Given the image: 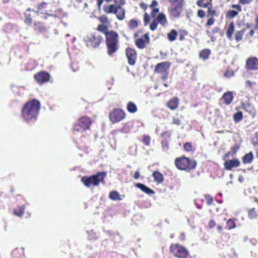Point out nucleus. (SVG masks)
<instances>
[{"instance_id":"1","label":"nucleus","mask_w":258,"mask_h":258,"mask_svg":"<svg viewBox=\"0 0 258 258\" xmlns=\"http://www.w3.org/2000/svg\"><path fill=\"white\" fill-rule=\"evenodd\" d=\"M40 102L35 99L27 103L22 110V116L26 120L35 119L40 109Z\"/></svg>"},{"instance_id":"2","label":"nucleus","mask_w":258,"mask_h":258,"mask_svg":"<svg viewBox=\"0 0 258 258\" xmlns=\"http://www.w3.org/2000/svg\"><path fill=\"white\" fill-rule=\"evenodd\" d=\"M175 164L177 168L180 170H190L196 167L197 162L188 158L182 157L176 158Z\"/></svg>"},{"instance_id":"3","label":"nucleus","mask_w":258,"mask_h":258,"mask_svg":"<svg viewBox=\"0 0 258 258\" xmlns=\"http://www.w3.org/2000/svg\"><path fill=\"white\" fill-rule=\"evenodd\" d=\"M106 37L108 52L111 55L116 50L118 36L116 32L111 31L106 34Z\"/></svg>"},{"instance_id":"4","label":"nucleus","mask_w":258,"mask_h":258,"mask_svg":"<svg viewBox=\"0 0 258 258\" xmlns=\"http://www.w3.org/2000/svg\"><path fill=\"white\" fill-rule=\"evenodd\" d=\"M106 174L104 172H99L97 174L89 178L83 177L81 180L86 186L89 187L91 184L94 185H98L99 183L103 180Z\"/></svg>"},{"instance_id":"5","label":"nucleus","mask_w":258,"mask_h":258,"mask_svg":"<svg viewBox=\"0 0 258 258\" xmlns=\"http://www.w3.org/2000/svg\"><path fill=\"white\" fill-rule=\"evenodd\" d=\"M103 9L106 13L115 14L120 20H123L125 18V9L120 6H116L114 5H110L108 7H104Z\"/></svg>"},{"instance_id":"6","label":"nucleus","mask_w":258,"mask_h":258,"mask_svg":"<svg viewBox=\"0 0 258 258\" xmlns=\"http://www.w3.org/2000/svg\"><path fill=\"white\" fill-rule=\"evenodd\" d=\"M170 251L178 258H190L188 250L180 245L177 244L171 245Z\"/></svg>"},{"instance_id":"7","label":"nucleus","mask_w":258,"mask_h":258,"mask_svg":"<svg viewBox=\"0 0 258 258\" xmlns=\"http://www.w3.org/2000/svg\"><path fill=\"white\" fill-rule=\"evenodd\" d=\"M101 40L102 37L98 33L91 34L85 39L87 46L93 47L98 46Z\"/></svg>"},{"instance_id":"8","label":"nucleus","mask_w":258,"mask_h":258,"mask_svg":"<svg viewBox=\"0 0 258 258\" xmlns=\"http://www.w3.org/2000/svg\"><path fill=\"white\" fill-rule=\"evenodd\" d=\"M91 123L90 119L88 117H82L80 118L78 124L75 126L74 130L82 132L88 129Z\"/></svg>"},{"instance_id":"9","label":"nucleus","mask_w":258,"mask_h":258,"mask_svg":"<svg viewBox=\"0 0 258 258\" xmlns=\"http://www.w3.org/2000/svg\"><path fill=\"white\" fill-rule=\"evenodd\" d=\"M110 119L113 122H118L125 117L124 112L120 109H114L110 114Z\"/></svg>"},{"instance_id":"10","label":"nucleus","mask_w":258,"mask_h":258,"mask_svg":"<svg viewBox=\"0 0 258 258\" xmlns=\"http://www.w3.org/2000/svg\"><path fill=\"white\" fill-rule=\"evenodd\" d=\"M246 68L250 71L257 70L258 69V59L256 57L248 58L246 61Z\"/></svg>"},{"instance_id":"11","label":"nucleus","mask_w":258,"mask_h":258,"mask_svg":"<svg viewBox=\"0 0 258 258\" xmlns=\"http://www.w3.org/2000/svg\"><path fill=\"white\" fill-rule=\"evenodd\" d=\"M35 80L40 84L48 82L50 80V75L45 72H41L34 76Z\"/></svg>"},{"instance_id":"12","label":"nucleus","mask_w":258,"mask_h":258,"mask_svg":"<svg viewBox=\"0 0 258 258\" xmlns=\"http://www.w3.org/2000/svg\"><path fill=\"white\" fill-rule=\"evenodd\" d=\"M170 64L169 62L165 61L158 63L155 69V72L158 73H167V71L170 68Z\"/></svg>"},{"instance_id":"13","label":"nucleus","mask_w":258,"mask_h":258,"mask_svg":"<svg viewBox=\"0 0 258 258\" xmlns=\"http://www.w3.org/2000/svg\"><path fill=\"white\" fill-rule=\"evenodd\" d=\"M126 56L128 58V62L131 65H134L135 63L136 58V51L131 48H127L126 50Z\"/></svg>"},{"instance_id":"14","label":"nucleus","mask_w":258,"mask_h":258,"mask_svg":"<svg viewBox=\"0 0 258 258\" xmlns=\"http://www.w3.org/2000/svg\"><path fill=\"white\" fill-rule=\"evenodd\" d=\"M240 165V161L237 159L229 160L224 163L225 168L227 170H231L233 167H236Z\"/></svg>"},{"instance_id":"15","label":"nucleus","mask_w":258,"mask_h":258,"mask_svg":"<svg viewBox=\"0 0 258 258\" xmlns=\"http://www.w3.org/2000/svg\"><path fill=\"white\" fill-rule=\"evenodd\" d=\"M149 41V37L148 33L145 34L143 37L137 39L136 41V44L140 48H144L145 47V41Z\"/></svg>"},{"instance_id":"16","label":"nucleus","mask_w":258,"mask_h":258,"mask_svg":"<svg viewBox=\"0 0 258 258\" xmlns=\"http://www.w3.org/2000/svg\"><path fill=\"white\" fill-rule=\"evenodd\" d=\"M136 186L148 195L154 194L155 191L142 183H137Z\"/></svg>"},{"instance_id":"17","label":"nucleus","mask_w":258,"mask_h":258,"mask_svg":"<svg viewBox=\"0 0 258 258\" xmlns=\"http://www.w3.org/2000/svg\"><path fill=\"white\" fill-rule=\"evenodd\" d=\"M222 98L224 100V102L226 104H230L233 99V95L232 92L228 91L225 93L222 96Z\"/></svg>"},{"instance_id":"18","label":"nucleus","mask_w":258,"mask_h":258,"mask_svg":"<svg viewBox=\"0 0 258 258\" xmlns=\"http://www.w3.org/2000/svg\"><path fill=\"white\" fill-rule=\"evenodd\" d=\"M179 99L177 97H174L171 99L167 103L168 107L171 110L176 109L178 106Z\"/></svg>"},{"instance_id":"19","label":"nucleus","mask_w":258,"mask_h":258,"mask_svg":"<svg viewBox=\"0 0 258 258\" xmlns=\"http://www.w3.org/2000/svg\"><path fill=\"white\" fill-rule=\"evenodd\" d=\"M182 12L181 6L178 5L173 8H171L170 13L174 17H178Z\"/></svg>"},{"instance_id":"20","label":"nucleus","mask_w":258,"mask_h":258,"mask_svg":"<svg viewBox=\"0 0 258 258\" xmlns=\"http://www.w3.org/2000/svg\"><path fill=\"white\" fill-rule=\"evenodd\" d=\"M153 177L154 180L158 183H162L163 181V175L159 171H155L153 173Z\"/></svg>"},{"instance_id":"21","label":"nucleus","mask_w":258,"mask_h":258,"mask_svg":"<svg viewBox=\"0 0 258 258\" xmlns=\"http://www.w3.org/2000/svg\"><path fill=\"white\" fill-rule=\"evenodd\" d=\"M234 31V25L233 22L230 23L228 30L226 32V35L229 40H232V35Z\"/></svg>"},{"instance_id":"22","label":"nucleus","mask_w":258,"mask_h":258,"mask_svg":"<svg viewBox=\"0 0 258 258\" xmlns=\"http://www.w3.org/2000/svg\"><path fill=\"white\" fill-rule=\"evenodd\" d=\"M253 156L251 152L246 154L242 158V161L244 164L250 163L252 161Z\"/></svg>"},{"instance_id":"23","label":"nucleus","mask_w":258,"mask_h":258,"mask_svg":"<svg viewBox=\"0 0 258 258\" xmlns=\"http://www.w3.org/2000/svg\"><path fill=\"white\" fill-rule=\"evenodd\" d=\"M212 0H199L197 2V5L200 7L206 8L210 5L211 6Z\"/></svg>"},{"instance_id":"24","label":"nucleus","mask_w":258,"mask_h":258,"mask_svg":"<svg viewBox=\"0 0 258 258\" xmlns=\"http://www.w3.org/2000/svg\"><path fill=\"white\" fill-rule=\"evenodd\" d=\"M156 20L157 21L158 23H160L162 25H165L167 22L166 17L162 13L160 14L158 16V17Z\"/></svg>"},{"instance_id":"25","label":"nucleus","mask_w":258,"mask_h":258,"mask_svg":"<svg viewBox=\"0 0 258 258\" xmlns=\"http://www.w3.org/2000/svg\"><path fill=\"white\" fill-rule=\"evenodd\" d=\"M177 34L178 33L176 30H172L167 35L168 38L170 41H173L176 39Z\"/></svg>"},{"instance_id":"26","label":"nucleus","mask_w":258,"mask_h":258,"mask_svg":"<svg viewBox=\"0 0 258 258\" xmlns=\"http://www.w3.org/2000/svg\"><path fill=\"white\" fill-rule=\"evenodd\" d=\"M258 216V211L255 208H252L248 211V217L250 219H255Z\"/></svg>"},{"instance_id":"27","label":"nucleus","mask_w":258,"mask_h":258,"mask_svg":"<svg viewBox=\"0 0 258 258\" xmlns=\"http://www.w3.org/2000/svg\"><path fill=\"white\" fill-rule=\"evenodd\" d=\"M109 198L112 200H121L119 193L116 191H111L109 194Z\"/></svg>"},{"instance_id":"28","label":"nucleus","mask_w":258,"mask_h":258,"mask_svg":"<svg viewBox=\"0 0 258 258\" xmlns=\"http://www.w3.org/2000/svg\"><path fill=\"white\" fill-rule=\"evenodd\" d=\"M128 111L131 113H135L137 110L136 105L133 102H129L127 106Z\"/></svg>"},{"instance_id":"29","label":"nucleus","mask_w":258,"mask_h":258,"mask_svg":"<svg viewBox=\"0 0 258 258\" xmlns=\"http://www.w3.org/2000/svg\"><path fill=\"white\" fill-rule=\"evenodd\" d=\"M210 52L209 49H204L200 52V56L204 59H206L209 57Z\"/></svg>"},{"instance_id":"30","label":"nucleus","mask_w":258,"mask_h":258,"mask_svg":"<svg viewBox=\"0 0 258 258\" xmlns=\"http://www.w3.org/2000/svg\"><path fill=\"white\" fill-rule=\"evenodd\" d=\"M233 118L235 122H239L243 118V114L241 111H238L233 115Z\"/></svg>"},{"instance_id":"31","label":"nucleus","mask_w":258,"mask_h":258,"mask_svg":"<svg viewBox=\"0 0 258 258\" xmlns=\"http://www.w3.org/2000/svg\"><path fill=\"white\" fill-rule=\"evenodd\" d=\"M218 13L215 10L213 9L211 6L210 7H208V15L211 16H218Z\"/></svg>"},{"instance_id":"32","label":"nucleus","mask_w":258,"mask_h":258,"mask_svg":"<svg viewBox=\"0 0 258 258\" xmlns=\"http://www.w3.org/2000/svg\"><path fill=\"white\" fill-rule=\"evenodd\" d=\"M24 210H25V209H24V206H22V207H20L19 210L18 211L16 209L14 211V213L16 215L21 217L23 216V215L24 213Z\"/></svg>"},{"instance_id":"33","label":"nucleus","mask_w":258,"mask_h":258,"mask_svg":"<svg viewBox=\"0 0 258 258\" xmlns=\"http://www.w3.org/2000/svg\"><path fill=\"white\" fill-rule=\"evenodd\" d=\"M138 25V23L136 20L132 19L130 21L129 26L131 29H135L137 28Z\"/></svg>"},{"instance_id":"34","label":"nucleus","mask_w":258,"mask_h":258,"mask_svg":"<svg viewBox=\"0 0 258 258\" xmlns=\"http://www.w3.org/2000/svg\"><path fill=\"white\" fill-rule=\"evenodd\" d=\"M227 15L230 18H234L238 15V12L235 10H229Z\"/></svg>"},{"instance_id":"35","label":"nucleus","mask_w":258,"mask_h":258,"mask_svg":"<svg viewBox=\"0 0 258 258\" xmlns=\"http://www.w3.org/2000/svg\"><path fill=\"white\" fill-rule=\"evenodd\" d=\"M97 30H98L99 31H101L105 34L108 33V32H107V27L106 26L102 25H99L98 26Z\"/></svg>"},{"instance_id":"36","label":"nucleus","mask_w":258,"mask_h":258,"mask_svg":"<svg viewBox=\"0 0 258 258\" xmlns=\"http://www.w3.org/2000/svg\"><path fill=\"white\" fill-rule=\"evenodd\" d=\"M241 108L243 110H245V111H246L248 112L251 113V112H252L251 109H250V105L249 103H247V104L242 103L241 104Z\"/></svg>"},{"instance_id":"37","label":"nucleus","mask_w":258,"mask_h":258,"mask_svg":"<svg viewBox=\"0 0 258 258\" xmlns=\"http://www.w3.org/2000/svg\"><path fill=\"white\" fill-rule=\"evenodd\" d=\"M158 24V23L157 21L156 20H154L150 24V29L152 31L155 30L157 28Z\"/></svg>"},{"instance_id":"38","label":"nucleus","mask_w":258,"mask_h":258,"mask_svg":"<svg viewBox=\"0 0 258 258\" xmlns=\"http://www.w3.org/2000/svg\"><path fill=\"white\" fill-rule=\"evenodd\" d=\"M243 33L241 31H238L235 34V39L237 41L241 40Z\"/></svg>"},{"instance_id":"39","label":"nucleus","mask_w":258,"mask_h":258,"mask_svg":"<svg viewBox=\"0 0 258 258\" xmlns=\"http://www.w3.org/2000/svg\"><path fill=\"white\" fill-rule=\"evenodd\" d=\"M205 198L207 200V204L209 205H211L213 203V199L212 197L209 195H206Z\"/></svg>"},{"instance_id":"40","label":"nucleus","mask_w":258,"mask_h":258,"mask_svg":"<svg viewBox=\"0 0 258 258\" xmlns=\"http://www.w3.org/2000/svg\"><path fill=\"white\" fill-rule=\"evenodd\" d=\"M180 122L181 121L179 118L176 117H174L173 118L172 122L173 124H176V125H179L180 124Z\"/></svg>"},{"instance_id":"41","label":"nucleus","mask_w":258,"mask_h":258,"mask_svg":"<svg viewBox=\"0 0 258 258\" xmlns=\"http://www.w3.org/2000/svg\"><path fill=\"white\" fill-rule=\"evenodd\" d=\"M191 145L189 143H186L184 145V148L186 151H190L191 150Z\"/></svg>"},{"instance_id":"42","label":"nucleus","mask_w":258,"mask_h":258,"mask_svg":"<svg viewBox=\"0 0 258 258\" xmlns=\"http://www.w3.org/2000/svg\"><path fill=\"white\" fill-rule=\"evenodd\" d=\"M227 225H229V229H232L235 227V223L232 220H229L227 222Z\"/></svg>"},{"instance_id":"43","label":"nucleus","mask_w":258,"mask_h":258,"mask_svg":"<svg viewBox=\"0 0 258 258\" xmlns=\"http://www.w3.org/2000/svg\"><path fill=\"white\" fill-rule=\"evenodd\" d=\"M197 15L200 18H203L205 16V13L203 10H199L198 11Z\"/></svg>"},{"instance_id":"44","label":"nucleus","mask_w":258,"mask_h":258,"mask_svg":"<svg viewBox=\"0 0 258 258\" xmlns=\"http://www.w3.org/2000/svg\"><path fill=\"white\" fill-rule=\"evenodd\" d=\"M150 137L148 136H145L144 137L143 141L146 145H149L150 143Z\"/></svg>"},{"instance_id":"45","label":"nucleus","mask_w":258,"mask_h":258,"mask_svg":"<svg viewBox=\"0 0 258 258\" xmlns=\"http://www.w3.org/2000/svg\"><path fill=\"white\" fill-rule=\"evenodd\" d=\"M231 7L233 9H235L238 10L239 12H241L242 8L240 5H232Z\"/></svg>"},{"instance_id":"46","label":"nucleus","mask_w":258,"mask_h":258,"mask_svg":"<svg viewBox=\"0 0 258 258\" xmlns=\"http://www.w3.org/2000/svg\"><path fill=\"white\" fill-rule=\"evenodd\" d=\"M253 0H239V3L242 5H245L250 3Z\"/></svg>"},{"instance_id":"47","label":"nucleus","mask_w":258,"mask_h":258,"mask_svg":"<svg viewBox=\"0 0 258 258\" xmlns=\"http://www.w3.org/2000/svg\"><path fill=\"white\" fill-rule=\"evenodd\" d=\"M214 22H215V20L213 18H210L208 19V20L207 21V25L211 26L214 24Z\"/></svg>"},{"instance_id":"48","label":"nucleus","mask_w":258,"mask_h":258,"mask_svg":"<svg viewBox=\"0 0 258 258\" xmlns=\"http://www.w3.org/2000/svg\"><path fill=\"white\" fill-rule=\"evenodd\" d=\"M115 2L118 4V6L123 5L125 4L124 0H115Z\"/></svg>"},{"instance_id":"49","label":"nucleus","mask_w":258,"mask_h":258,"mask_svg":"<svg viewBox=\"0 0 258 258\" xmlns=\"http://www.w3.org/2000/svg\"><path fill=\"white\" fill-rule=\"evenodd\" d=\"M149 17L147 13H146L144 15V21H145V24H147L149 22Z\"/></svg>"},{"instance_id":"50","label":"nucleus","mask_w":258,"mask_h":258,"mask_svg":"<svg viewBox=\"0 0 258 258\" xmlns=\"http://www.w3.org/2000/svg\"><path fill=\"white\" fill-rule=\"evenodd\" d=\"M163 75H162V76L161 77V78L164 81H166L167 79V77H168V73H163Z\"/></svg>"},{"instance_id":"51","label":"nucleus","mask_w":258,"mask_h":258,"mask_svg":"<svg viewBox=\"0 0 258 258\" xmlns=\"http://www.w3.org/2000/svg\"><path fill=\"white\" fill-rule=\"evenodd\" d=\"M140 172L138 171H136L134 174V177L135 179H138L140 177Z\"/></svg>"},{"instance_id":"52","label":"nucleus","mask_w":258,"mask_h":258,"mask_svg":"<svg viewBox=\"0 0 258 258\" xmlns=\"http://www.w3.org/2000/svg\"><path fill=\"white\" fill-rule=\"evenodd\" d=\"M96 1H97V5H98V8H99V9H100L101 8V5L103 2V0H96Z\"/></svg>"},{"instance_id":"53","label":"nucleus","mask_w":258,"mask_h":258,"mask_svg":"<svg viewBox=\"0 0 258 258\" xmlns=\"http://www.w3.org/2000/svg\"><path fill=\"white\" fill-rule=\"evenodd\" d=\"M215 225V223L214 221L211 220L209 222V226L211 228L213 227Z\"/></svg>"},{"instance_id":"54","label":"nucleus","mask_w":258,"mask_h":258,"mask_svg":"<svg viewBox=\"0 0 258 258\" xmlns=\"http://www.w3.org/2000/svg\"><path fill=\"white\" fill-rule=\"evenodd\" d=\"M158 5V3L156 1L154 0L152 1V4L151 5V7H154Z\"/></svg>"},{"instance_id":"55","label":"nucleus","mask_w":258,"mask_h":258,"mask_svg":"<svg viewBox=\"0 0 258 258\" xmlns=\"http://www.w3.org/2000/svg\"><path fill=\"white\" fill-rule=\"evenodd\" d=\"M45 4H46V3H45V2H43V3H41V4H40L39 5V6H38V8H38V10H41V9L43 8V7H44L43 6H44V5H45Z\"/></svg>"},{"instance_id":"56","label":"nucleus","mask_w":258,"mask_h":258,"mask_svg":"<svg viewBox=\"0 0 258 258\" xmlns=\"http://www.w3.org/2000/svg\"><path fill=\"white\" fill-rule=\"evenodd\" d=\"M246 85L247 86H249V87H250L251 86V85H252V83H251V82L250 81L247 80L246 82Z\"/></svg>"},{"instance_id":"57","label":"nucleus","mask_w":258,"mask_h":258,"mask_svg":"<svg viewBox=\"0 0 258 258\" xmlns=\"http://www.w3.org/2000/svg\"><path fill=\"white\" fill-rule=\"evenodd\" d=\"M159 12V9H154L152 12V14L153 15L154 14H156L158 12Z\"/></svg>"},{"instance_id":"58","label":"nucleus","mask_w":258,"mask_h":258,"mask_svg":"<svg viewBox=\"0 0 258 258\" xmlns=\"http://www.w3.org/2000/svg\"><path fill=\"white\" fill-rule=\"evenodd\" d=\"M233 73H232L231 74V75H228V72H226V73H225V74H224L225 76V77H230L232 76H233Z\"/></svg>"},{"instance_id":"59","label":"nucleus","mask_w":258,"mask_h":258,"mask_svg":"<svg viewBox=\"0 0 258 258\" xmlns=\"http://www.w3.org/2000/svg\"><path fill=\"white\" fill-rule=\"evenodd\" d=\"M254 30H251L249 31V35H250V36H252V35H253V34H254Z\"/></svg>"},{"instance_id":"60","label":"nucleus","mask_w":258,"mask_h":258,"mask_svg":"<svg viewBox=\"0 0 258 258\" xmlns=\"http://www.w3.org/2000/svg\"><path fill=\"white\" fill-rule=\"evenodd\" d=\"M255 137L258 142V131L255 133Z\"/></svg>"},{"instance_id":"61","label":"nucleus","mask_w":258,"mask_h":258,"mask_svg":"<svg viewBox=\"0 0 258 258\" xmlns=\"http://www.w3.org/2000/svg\"><path fill=\"white\" fill-rule=\"evenodd\" d=\"M243 177H242V176H240V177H239L238 180H239L240 182H242V181H243Z\"/></svg>"},{"instance_id":"62","label":"nucleus","mask_w":258,"mask_h":258,"mask_svg":"<svg viewBox=\"0 0 258 258\" xmlns=\"http://www.w3.org/2000/svg\"><path fill=\"white\" fill-rule=\"evenodd\" d=\"M232 149L234 150V152L236 153L237 151L238 150V147H237L236 148H233Z\"/></svg>"},{"instance_id":"63","label":"nucleus","mask_w":258,"mask_h":258,"mask_svg":"<svg viewBox=\"0 0 258 258\" xmlns=\"http://www.w3.org/2000/svg\"><path fill=\"white\" fill-rule=\"evenodd\" d=\"M219 30V28H215L214 30H213V32L214 33H216L217 32H218Z\"/></svg>"},{"instance_id":"64","label":"nucleus","mask_w":258,"mask_h":258,"mask_svg":"<svg viewBox=\"0 0 258 258\" xmlns=\"http://www.w3.org/2000/svg\"><path fill=\"white\" fill-rule=\"evenodd\" d=\"M101 19H102V20H101L102 22H105V21H106V20H107V18H106V17L102 18Z\"/></svg>"}]
</instances>
